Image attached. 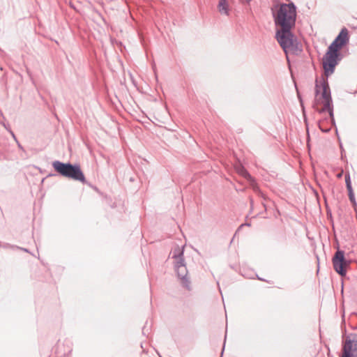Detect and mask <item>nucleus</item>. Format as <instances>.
I'll list each match as a JSON object with an SVG mask.
<instances>
[{"mask_svg":"<svg viewBox=\"0 0 357 357\" xmlns=\"http://www.w3.org/2000/svg\"><path fill=\"white\" fill-rule=\"evenodd\" d=\"M3 126H4V127H5L6 129H8V126H6V125H5V124H3Z\"/></svg>","mask_w":357,"mask_h":357,"instance_id":"obj_23","label":"nucleus"},{"mask_svg":"<svg viewBox=\"0 0 357 357\" xmlns=\"http://www.w3.org/2000/svg\"><path fill=\"white\" fill-rule=\"evenodd\" d=\"M170 254L172 255L173 259L184 257V246L181 248L179 245H176Z\"/></svg>","mask_w":357,"mask_h":357,"instance_id":"obj_8","label":"nucleus"},{"mask_svg":"<svg viewBox=\"0 0 357 357\" xmlns=\"http://www.w3.org/2000/svg\"><path fill=\"white\" fill-rule=\"evenodd\" d=\"M257 279L259 280H261V281H264V280L263 278H261L259 276H257Z\"/></svg>","mask_w":357,"mask_h":357,"instance_id":"obj_22","label":"nucleus"},{"mask_svg":"<svg viewBox=\"0 0 357 357\" xmlns=\"http://www.w3.org/2000/svg\"><path fill=\"white\" fill-rule=\"evenodd\" d=\"M340 357H357V334L351 333L345 338Z\"/></svg>","mask_w":357,"mask_h":357,"instance_id":"obj_7","label":"nucleus"},{"mask_svg":"<svg viewBox=\"0 0 357 357\" xmlns=\"http://www.w3.org/2000/svg\"><path fill=\"white\" fill-rule=\"evenodd\" d=\"M351 204H352V206H353L354 209L357 213V203H356V201H355L354 202H352Z\"/></svg>","mask_w":357,"mask_h":357,"instance_id":"obj_16","label":"nucleus"},{"mask_svg":"<svg viewBox=\"0 0 357 357\" xmlns=\"http://www.w3.org/2000/svg\"><path fill=\"white\" fill-rule=\"evenodd\" d=\"M174 268L181 285L188 290L190 289V280L184 257L174 259Z\"/></svg>","mask_w":357,"mask_h":357,"instance_id":"obj_5","label":"nucleus"},{"mask_svg":"<svg viewBox=\"0 0 357 357\" xmlns=\"http://www.w3.org/2000/svg\"><path fill=\"white\" fill-rule=\"evenodd\" d=\"M332 263L335 272L340 276H345L347 268L349 266L351 262L345 258L344 251L337 249L332 258Z\"/></svg>","mask_w":357,"mask_h":357,"instance_id":"obj_6","label":"nucleus"},{"mask_svg":"<svg viewBox=\"0 0 357 357\" xmlns=\"http://www.w3.org/2000/svg\"><path fill=\"white\" fill-rule=\"evenodd\" d=\"M226 337H227V335H225V340H226ZM225 342H224V344H223V347H222V349L221 355L223 354L224 349H225Z\"/></svg>","mask_w":357,"mask_h":357,"instance_id":"obj_17","label":"nucleus"},{"mask_svg":"<svg viewBox=\"0 0 357 357\" xmlns=\"http://www.w3.org/2000/svg\"><path fill=\"white\" fill-rule=\"evenodd\" d=\"M3 126H4V127H5L6 129H8V126H6V125H5V124H3Z\"/></svg>","mask_w":357,"mask_h":357,"instance_id":"obj_24","label":"nucleus"},{"mask_svg":"<svg viewBox=\"0 0 357 357\" xmlns=\"http://www.w3.org/2000/svg\"><path fill=\"white\" fill-rule=\"evenodd\" d=\"M250 205H251V206H252V205H253V200H252V199H250Z\"/></svg>","mask_w":357,"mask_h":357,"instance_id":"obj_20","label":"nucleus"},{"mask_svg":"<svg viewBox=\"0 0 357 357\" xmlns=\"http://www.w3.org/2000/svg\"><path fill=\"white\" fill-rule=\"evenodd\" d=\"M293 29H278L275 32V38L284 52L293 49L295 36L292 32Z\"/></svg>","mask_w":357,"mask_h":357,"instance_id":"obj_4","label":"nucleus"},{"mask_svg":"<svg viewBox=\"0 0 357 357\" xmlns=\"http://www.w3.org/2000/svg\"><path fill=\"white\" fill-rule=\"evenodd\" d=\"M54 171L60 176L86 184L87 181L79 164L55 160L52 162Z\"/></svg>","mask_w":357,"mask_h":357,"instance_id":"obj_3","label":"nucleus"},{"mask_svg":"<svg viewBox=\"0 0 357 357\" xmlns=\"http://www.w3.org/2000/svg\"><path fill=\"white\" fill-rule=\"evenodd\" d=\"M319 128L323 132H328L331 130V128H323L321 121L319 122Z\"/></svg>","mask_w":357,"mask_h":357,"instance_id":"obj_14","label":"nucleus"},{"mask_svg":"<svg viewBox=\"0 0 357 357\" xmlns=\"http://www.w3.org/2000/svg\"><path fill=\"white\" fill-rule=\"evenodd\" d=\"M218 7L221 14L229 15V6L227 0H220Z\"/></svg>","mask_w":357,"mask_h":357,"instance_id":"obj_9","label":"nucleus"},{"mask_svg":"<svg viewBox=\"0 0 357 357\" xmlns=\"http://www.w3.org/2000/svg\"><path fill=\"white\" fill-rule=\"evenodd\" d=\"M237 171H238V172L240 174H241L245 178H247V179H251L252 178L250 174L248 173V172L243 166L238 167Z\"/></svg>","mask_w":357,"mask_h":357,"instance_id":"obj_10","label":"nucleus"},{"mask_svg":"<svg viewBox=\"0 0 357 357\" xmlns=\"http://www.w3.org/2000/svg\"><path fill=\"white\" fill-rule=\"evenodd\" d=\"M9 132L11 133V135L13 136V137H15V135H14L13 132L12 130H9Z\"/></svg>","mask_w":357,"mask_h":357,"instance_id":"obj_21","label":"nucleus"},{"mask_svg":"<svg viewBox=\"0 0 357 357\" xmlns=\"http://www.w3.org/2000/svg\"><path fill=\"white\" fill-rule=\"evenodd\" d=\"M348 191V196L349 199L351 202V203L354 202L356 201L355 195L353 189H349Z\"/></svg>","mask_w":357,"mask_h":357,"instance_id":"obj_12","label":"nucleus"},{"mask_svg":"<svg viewBox=\"0 0 357 357\" xmlns=\"http://www.w3.org/2000/svg\"><path fill=\"white\" fill-rule=\"evenodd\" d=\"M144 330H145V326L144 327V328H142L143 333H144Z\"/></svg>","mask_w":357,"mask_h":357,"instance_id":"obj_26","label":"nucleus"},{"mask_svg":"<svg viewBox=\"0 0 357 357\" xmlns=\"http://www.w3.org/2000/svg\"><path fill=\"white\" fill-rule=\"evenodd\" d=\"M340 147H341V149H342L341 157H342V159H343V157H344V156H343V155H344V153H343L344 150H343V149H342V144H340Z\"/></svg>","mask_w":357,"mask_h":357,"instance_id":"obj_18","label":"nucleus"},{"mask_svg":"<svg viewBox=\"0 0 357 357\" xmlns=\"http://www.w3.org/2000/svg\"><path fill=\"white\" fill-rule=\"evenodd\" d=\"M297 90V96H298V98L299 100V102L301 103V106L302 107V110L304 112V109H305V107H304V105H303V99H302V97L300 94V93L298 92V90L296 89Z\"/></svg>","mask_w":357,"mask_h":357,"instance_id":"obj_15","label":"nucleus"},{"mask_svg":"<svg viewBox=\"0 0 357 357\" xmlns=\"http://www.w3.org/2000/svg\"><path fill=\"white\" fill-rule=\"evenodd\" d=\"M276 29H294L296 22V6L293 2L280 3L272 9Z\"/></svg>","mask_w":357,"mask_h":357,"instance_id":"obj_2","label":"nucleus"},{"mask_svg":"<svg viewBox=\"0 0 357 357\" xmlns=\"http://www.w3.org/2000/svg\"><path fill=\"white\" fill-rule=\"evenodd\" d=\"M18 249L22 250H23V251H24L26 252H29V250L26 248H23L19 247Z\"/></svg>","mask_w":357,"mask_h":357,"instance_id":"obj_19","label":"nucleus"},{"mask_svg":"<svg viewBox=\"0 0 357 357\" xmlns=\"http://www.w3.org/2000/svg\"><path fill=\"white\" fill-rule=\"evenodd\" d=\"M344 178H345V183H346L347 189V190L353 189L352 185H351V178H350V174L349 173L346 174Z\"/></svg>","mask_w":357,"mask_h":357,"instance_id":"obj_11","label":"nucleus"},{"mask_svg":"<svg viewBox=\"0 0 357 357\" xmlns=\"http://www.w3.org/2000/svg\"><path fill=\"white\" fill-rule=\"evenodd\" d=\"M245 225L246 226H250V223H246Z\"/></svg>","mask_w":357,"mask_h":357,"instance_id":"obj_25","label":"nucleus"},{"mask_svg":"<svg viewBox=\"0 0 357 357\" xmlns=\"http://www.w3.org/2000/svg\"><path fill=\"white\" fill-rule=\"evenodd\" d=\"M2 248H3L4 249H15V248H19L18 246H16V245H11L8 243H1V246Z\"/></svg>","mask_w":357,"mask_h":357,"instance_id":"obj_13","label":"nucleus"},{"mask_svg":"<svg viewBox=\"0 0 357 357\" xmlns=\"http://www.w3.org/2000/svg\"><path fill=\"white\" fill-rule=\"evenodd\" d=\"M349 41V31L347 28L343 27L335 40L328 46L326 52L323 57V68L324 70V76H322L320 82L317 79L315 81V96H317L320 93L321 88V98L324 107L321 109L316 107V103L313 105V107L319 114L327 112L329 114V121L332 126H335V121L333 113V105L331 97V89L329 86L328 77L332 75L335 69L336 66L342 59L340 50L345 46Z\"/></svg>","mask_w":357,"mask_h":357,"instance_id":"obj_1","label":"nucleus"},{"mask_svg":"<svg viewBox=\"0 0 357 357\" xmlns=\"http://www.w3.org/2000/svg\"><path fill=\"white\" fill-rule=\"evenodd\" d=\"M18 146H19V147H20V149H22V146H21L20 144H18Z\"/></svg>","mask_w":357,"mask_h":357,"instance_id":"obj_27","label":"nucleus"},{"mask_svg":"<svg viewBox=\"0 0 357 357\" xmlns=\"http://www.w3.org/2000/svg\"><path fill=\"white\" fill-rule=\"evenodd\" d=\"M1 246V242L0 241V247Z\"/></svg>","mask_w":357,"mask_h":357,"instance_id":"obj_28","label":"nucleus"}]
</instances>
